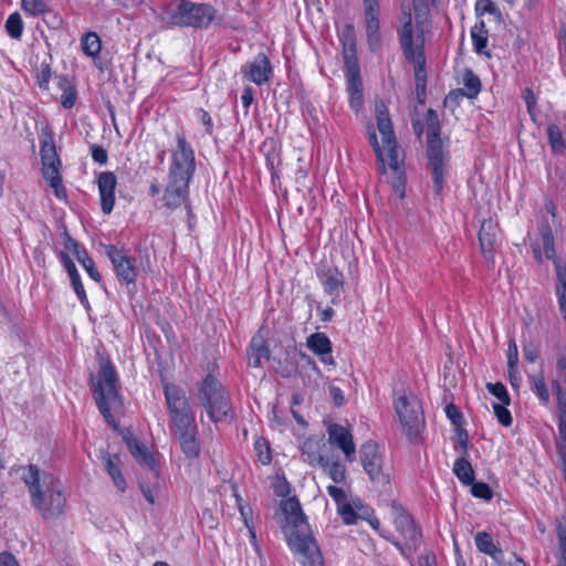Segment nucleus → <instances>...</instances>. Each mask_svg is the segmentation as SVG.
I'll return each instance as SVG.
<instances>
[{
    "mask_svg": "<svg viewBox=\"0 0 566 566\" xmlns=\"http://www.w3.org/2000/svg\"><path fill=\"white\" fill-rule=\"evenodd\" d=\"M21 479L30 494L31 505L44 520H54L64 512L66 497L62 482L35 464L20 467Z\"/></svg>",
    "mask_w": 566,
    "mask_h": 566,
    "instance_id": "obj_1",
    "label": "nucleus"
},
{
    "mask_svg": "<svg viewBox=\"0 0 566 566\" xmlns=\"http://www.w3.org/2000/svg\"><path fill=\"white\" fill-rule=\"evenodd\" d=\"M375 114L377 120V128L381 135L382 146L379 145L377 135L374 130L369 132V142L374 148L378 161L380 163V172L386 171L387 164L397 176V180L395 181V188L397 191H400V196L402 197L403 192L401 191V189L403 187V154L398 148L388 108L380 99L376 101L375 103Z\"/></svg>",
    "mask_w": 566,
    "mask_h": 566,
    "instance_id": "obj_2",
    "label": "nucleus"
},
{
    "mask_svg": "<svg viewBox=\"0 0 566 566\" xmlns=\"http://www.w3.org/2000/svg\"><path fill=\"white\" fill-rule=\"evenodd\" d=\"M118 380L116 373L109 361H104L99 366L97 379L93 382V395L99 412L105 421L116 429L117 423L111 409L120 406L118 395Z\"/></svg>",
    "mask_w": 566,
    "mask_h": 566,
    "instance_id": "obj_3",
    "label": "nucleus"
},
{
    "mask_svg": "<svg viewBox=\"0 0 566 566\" xmlns=\"http://www.w3.org/2000/svg\"><path fill=\"white\" fill-rule=\"evenodd\" d=\"M216 13V9L210 4L181 0L166 11V21L178 27L208 28Z\"/></svg>",
    "mask_w": 566,
    "mask_h": 566,
    "instance_id": "obj_4",
    "label": "nucleus"
},
{
    "mask_svg": "<svg viewBox=\"0 0 566 566\" xmlns=\"http://www.w3.org/2000/svg\"><path fill=\"white\" fill-rule=\"evenodd\" d=\"M164 394L175 436L197 431L195 416L190 409L185 391L172 384H165Z\"/></svg>",
    "mask_w": 566,
    "mask_h": 566,
    "instance_id": "obj_5",
    "label": "nucleus"
},
{
    "mask_svg": "<svg viewBox=\"0 0 566 566\" xmlns=\"http://www.w3.org/2000/svg\"><path fill=\"white\" fill-rule=\"evenodd\" d=\"M429 19H423L422 22L416 20V27L412 23L410 11H403L400 17L401 27L398 31L400 44L403 50L405 56L412 61L415 64H422L424 62L423 46H424V30Z\"/></svg>",
    "mask_w": 566,
    "mask_h": 566,
    "instance_id": "obj_6",
    "label": "nucleus"
},
{
    "mask_svg": "<svg viewBox=\"0 0 566 566\" xmlns=\"http://www.w3.org/2000/svg\"><path fill=\"white\" fill-rule=\"evenodd\" d=\"M40 156L42 163V175L49 187L53 189L54 195L60 200H66L67 192L62 182L61 160L56 153L54 136L45 132L41 137Z\"/></svg>",
    "mask_w": 566,
    "mask_h": 566,
    "instance_id": "obj_7",
    "label": "nucleus"
},
{
    "mask_svg": "<svg viewBox=\"0 0 566 566\" xmlns=\"http://www.w3.org/2000/svg\"><path fill=\"white\" fill-rule=\"evenodd\" d=\"M199 399L213 422L226 419L231 413V405L222 385L208 375L199 390Z\"/></svg>",
    "mask_w": 566,
    "mask_h": 566,
    "instance_id": "obj_8",
    "label": "nucleus"
},
{
    "mask_svg": "<svg viewBox=\"0 0 566 566\" xmlns=\"http://www.w3.org/2000/svg\"><path fill=\"white\" fill-rule=\"evenodd\" d=\"M401 427L409 440H416L424 426L420 401L415 396L401 395L395 402Z\"/></svg>",
    "mask_w": 566,
    "mask_h": 566,
    "instance_id": "obj_9",
    "label": "nucleus"
},
{
    "mask_svg": "<svg viewBox=\"0 0 566 566\" xmlns=\"http://www.w3.org/2000/svg\"><path fill=\"white\" fill-rule=\"evenodd\" d=\"M286 542L291 551L301 557L302 566H324L322 552L310 530L289 532Z\"/></svg>",
    "mask_w": 566,
    "mask_h": 566,
    "instance_id": "obj_10",
    "label": "nucleus"
},
{
    "mask_svg": "<svg viewBox=\"0 0 566 566\" xmlns=\"http://www.w3.org/2000/svg\"><path fill=\"white\" fill-rule=\"evenodd\" d=\"M196 170L195 153L182 134H177V147L171 153L168 177L191 180Z\"/></svg>",
    "mask_w": 566,
    "mask_h": 566,
    "instance_id": "obj_11",
    "label": "nucleus"
},
{
    "mask_svg": "<svg viewBox=\"0 0 566 566\" xmlns=\"http://www.w3.org/2000/svg\"><path fill=\"white\" fill-rule=\"evenodd\" d=\"M345 66L349 105L358 113L364 104V92L358 61L354 53H345Z\"/></svg>",
    "mask_w": 566,
    "mask_h": 566,
    "instance_id": "obj_12",
    "label": "nucleus"
},
{
    "mask_svg": "<svg viewBox=\"0 0 566 566\" xmlns=\"http://www.w3.org/2000/svg\"><path fill=\"white\" fill-rule=\"evenodd\" d=\"M359 454L364 470L371 481L380 484L389 482V475L382 470L381 455L377 443L374 441H366L361 444Z\"/></svg>",
    "mask_w": 566,
    "mask_h": 566,
    "instance_id": "obj_13",
    "label": "nucleus"
},
{
    "mask_svg": "<svg viewBox=\"0 0 566 566\" xmlns=\"http://www.w3.org/2000/svg\"><path fill=\"white\" fill-rule=\"evenodd\" d=\"M106 253L118 280L126 284L135 283L137 276L135 258L129 256L123 249H118L115 245L107 247Z\"/></svg>",
    "mask_w": 566,
    "mask_h": 566,
    "instance_id": "obj_14",
    "label": "nucleus"
},
{
    "mask_svg": "<svg viewBox=\"0 0 566 566\" xmlns=\"http://www.w3.org/2000/svg\"><path fill=\"white\" fill-rule=\"evenodd\" d=\"M427 144L430 166L444 165V151L439 138V123L437 114L429 109L427 117Z\"/></svg>",
    "mask_w": 566,
    "mask_h": 566,
    "instance_id": "obj_15",
    "label": "nucleus"
},
{
    "mask_svg": "<svg viewBox=\"0 0 566 566\" xmlns=\"http://www.w3.org/2000/svg\"><path fill=\"white\" fill-rule=\"evenodd\" d=\"M123 440L125 441L133 458L144 468L146 472L155 479H159V471L157 470L156 461L147 448L134 438L130 431L123 432Z\"/></svg>",
    "mask_w": 566,
    "mask_h": 566,
    "instance_id": "obj_16",
    "label": "nucleus"
},
{
    "mask_svg": "<svg viewBox=\"0 0 566 566\" xmlns=\"http://www.w3.org/2000/svg\"><path fill=\"white\" fill-rule=\"evenodd\" d=\"M328 441L343 451L346 461L353 462L356 454V446L349 429L334 423L328 427Z\"/></svg>",
    "mask_w": 566,
    "mask_h": 566,
    "instance_id": "obj_17",
    "label": "nucleus"
},
{
    "mask_svg": "<svg viewBox=\"0 0 566 566\" xmlns=\"http://www.w3.org/2000/svg\"><path fill=\"white\" fill-rule=\"evenodd\" d=\"M272 67L268 56L263 53L258 54L253 61L245 63L241 67V73L244 78L255 83L256 85H263L270 78Z\"/></svg>",
    "mask_w": 566,
    "mask_h": 566,
    "instance_id": "obj_18",
    "label": "nucleus"
},
{
    "mask_svg": "<svg viewBox=\"0 0 566 566\" xmlns=\"http://www.w3.org/2000/svg\"><path fill=\"white\" fill-rule=\"evenodd\" d=\"M365 11L366 34L371 50L380 43L379 32V2L378 0H363Z\"/></svg>",
    "mask_w": 566,
    "mask_h": 566,
    "instance_id": "obj_19",
    "label": "nucleus"
},
{
    "mask_svg": "<svg viewBox=\"0 0 566 566\" xmlns=\"http://www.w3.org/2000/svg\"><path fill=\"white\" fill-rule=\"evenodd\" d=\"M282 511L285 515L286 525L284 526L285 536L289 532H300L310 530L301 504L295 497H290L282 502Z\"/></svg>",
    "mask_w": 566,
    "mask_h": 566,
    "instance_id": "obj_20",
    "label": "nucleus"
},
{
    "mask_svg": "<svg viewBox=\"0 0 566 566\" xmlns=\"http://www.w3.org/2000/svg\"><path fill=\"white\" fill-rule=\"evenodd\" d=\"M189 182V180L168 177L163 198L167 208L176 209L187 201Z\"/></svg>",
    "mask_w": 566,
    "mask_h": 566,
    "instance_id": "obj_21",
    "label": "nucleus"
},
{
    "mask_svg": "<svg viewBox=\"0 0 566 566\" xmlns=\"http://www.w3.org/2000/svg\"><path fill=\"white\" fill-rule=\"evenodd\" d=\"M98 191L101 197V208L105 214H109L115 205V188L117 178L112 171H103L97 178Z\"/></svg>",
    "mask_w": 566,
    "mask_h": 566,
    "instance_id": "obj_22",
    "label": "nucleus"
},
{
    "mask_svg": "<svg viewBox=\"0 0 566 566\" xmlns=\"http://www.w3.org/2000/svg\"><path fill=\"white\" fill-rule=\"evenodd\" d=\"M307 348L319 357L324 365L335 366L332 355V342L325 333H314L306 338Z\"/></svg>",
    "mask_w": 566,
    "mask_h": 566,
    "instance_id": "obj_23",
    "label": "nucleus"
},
{
    "mask_svg": "<svg viewBox=\"0 0 566 566\" xmlns=\"http://www.w3.org/2000/svg\"><path fill=\"white\" fill-rule=\"evenodd\" d=\"M395 525L397 531L405 538L407 548L415 549L419 543L421 534L412 517L406 512H400L395 517Z\"/></svg>",
    "mask_w": 566,
    "mask_h": 566,
    "instance_id": "obj_24",
    "label": "nucleus"
},
{
    "mask_svg": "<svg viewBox=\"0 0 566 566\" xmlns=\"http://www.w3.org/2000/svg\"><path fill=\"white\" fill-rule=\"evenodd\" d=\"M497 232V222L493 219L490 218L482 222L479 231V241L481 251L488 261L493 259Z\"/></svg>",
    "mask_w": 566,
    "mask_h": 566,
    "instance_id": "obj_25",
    "label": "nucleus"
},
{
    "mask_svg": "<svg viewBox=\"0 0 566 566\" xmlns=\"http://www.w3.org/2000/svg\"><path fill=\"white\" fill-rule=\"evenodd\" d=\"M317 276L324 291L333 296L338 297L340 289L344 285V275L336 268H326L317 272Z\"/></svg>",
    "mask_w": 566,
    "mask_h": 566,
    "instance_id": "obj_26",
    "label": "nucleus"
},
{
    "mask_svg": "<svg viewBox=\"0 0 566 566\" xmlns=\"http://www.w3.org/2000/svg\"><path fill=\"white\" fill-rule=\"evenodd\" d=\"M462 80L464 88L449 93V95L444 99L446 104L450 102H457L459 96L474 98L480 93L481 81L471 70H467L464 72Z\"/></svg>",
    "mask_w": 566,
    "mask_h": 566,
    "instance_id": "obj_27",
    "label": "nucleus"
},
{
    "mask_svg": "<svg viewBox=\"0 0 566 566\" xmlns=\"http://www.w3.org/2000/svg\"><path fill=\"white\" fill-rule=\"evenodd\" d=\"M105 469L108 475L112 478L113 483L118 489V491L124 492L126 490V481L120 472V460L116 454L105 453L102 457Z\"/></svg>",
    "mask_w": 566,
    "mask_h": 566,
    "instance_id": "obj_28",
    "label": "nucleus"
},
{
    "mask_svg": "<svg viewBox=\"0 0 566 566\" xmlns=\"http://www.w3.org/2000/svg\"><path fill=\"white\" fill-rule=\"evenodd\" d=\"M197 431L189 432V433H180L179 436H176L181 451L189 459H195L200 454V443L197 438Z\"/></svg>",
    "mask_w": 566,
    "mask_h": 566,
    "instance_id": "obj_29",
    "label": "nucleus"
},
{
    "mask_svg": "<svg viewBox=\"0 0 566 566\" xmlns=\"http://www.w3.org/2000/svg\"><path fill=\"white\" fill-rule=\"evenodd\" d=\"M531 390L536 395L542 405L547 406L551 401L548 387L543 371L530 376Z\"/></svg>",
    "mask_w": 566,
    "mask_h": 566,
    "instance_id": "obj_30",
    "label": "nucleus"
},
{
    "mask_svg": "<svg viewBox=\"0 0 566 566\" xmlns=\"http://www.w3.org/2000/svg\"><path fill=\"white\" fill-rule=\"evenodd\" d=\"M318 465L322 467L335 483H342L346 479V468L339 461L329 462L324 457H318Z\"/></svg>",
    "mask_w": 566,
    "mask_h": 566,
    "instance_id": "obj_31",
    "label": "nucleus"
},
{
    "mask_svg": "<svg viewBox=\"0 0 566 566\" xmlns=\"http://www.w3.org/2000/svg\"><path fill=\"white\" fill-rule=\"evenodd\" d=\"M453 473L464 485H470L474 481V471L471 463L463 457L455 460Z\"/></svg>",
    "mask_w": 566,
    "mask_h": 566,
    "instance_id": "obj_32",
    "label": "nucleus"
},
{
    "mask_svg": "<svg viewBox=\"0 0 566 566\" xmlns=\"http://www.w3.org/2000/svg\"><path fill=\"white\" fill-rule=\"evenodd\" d=\"M263 358H269V349L261 337H253L251 342V353L249 355V365L260 367Z\"/></svg>",
    "mask_w": 566,
    "mask_h": 566,
    "instance_id": "obj_33",
    "label": "nucleus"
},
{
    "mask_svg": "<svg viewBox=\"0 0 566 566\" xmlns=\"http://www.w3.org/2000/svg\"><path fill=\"white\" fill-rule=\"evenodd\" d=\"M67 273H69V276H70V280H71V284H72V287L75 292V294L77 295L81 304L88 311L91 310V305H90V302H88V298H87V295H86V292H85V289L82 284V281H81V276L75 268V265H71L69 266V269L66 270Z\"/></svg>",
    "mask_w": 566,
    "mask_h": 566,
    "instance_id": "obj_34",
    "label": "nucleus"
},
{
    "mask_svg": "<svg viewBox=\"0 0 566 566\" xmlns=\"http://www.w3.org/2000/svg\"><path fill=\"white\" fill-rule=\"evenodd\" d=\"M475 545L480 552L492 557H495L496 553H501V551L494 545L491 535L486 532H479L475 535Z\"/></svg>",
    "mask_w": 566,
    "mask_h": 566,
    "instance_id": "obj_35",
    "label": "nucleus"
},
{
    "mask_svg": "<svg viewBox=\"0 0 566 566\" xmlns=\"http://www.w3.org/2000/svg\"><path fill=\"white\" fill-rule=\"evenodd\" d=\"M541 235L545 256L548 260H553L554 263L557 262L560 264V262L555 258L554 237L552 229L548 224H545L541 228Z\"/></svg>",
    "mask_w": 566,
    "mask_h": 566,
    "instance_id": "obj_36",
    "label": "nucleus"
},
{
    "mask_svg": "<svg viewBox=\"0 0 566 566\" xmlns=\"http://www.w3.org/2000/svg\"><path fill=\"white\" fill-rule=\"evenodd\" d=\"M82 50L88 56H96L102 49L101 40L94 32H88L82 38Z\"/></svg>",
    "mask_w": 566,
    "mask_h": 566,
    "instance_id": "obj_37",
    "label": "nucleus"
},
{
    "mask_svg": "<svg viewBox=\"0 0 566 566\" xmlns=\"http://www.w3.org/2000/svg\"><path fill=\"white\" fill-rule=\"evenodd\" d=\"M548 142L554 153L563 154L566 149L563 135L558 126L549 125L547 127Z\"/></svg>",
    "mask_w": 566,
    "mask_h": 566,
    "instance_id": "obj_38",
    "label": "nucleus"
},
{
    "mask_svg": "<svg viewBox=\"0 0 566 566\" xmlns=\"http://www.w3.org/2000/svg\"><path fill=\"white\" fill-rule=\"evenodd\" d=\"M6 30L12 39H20L23 31V22L18 12L10 14L6 21Z\"/></svg>",
    "mask_w": 566,
    "mask_h": 566,
    "instance_id": "obj_39",
    "label": "nucleus"
},
{
    "mask_svg": "<svg viewBox=\"0 0 566 566\" xmlns=\"http://www.w3.org/2000/svg\"><path fill=\"white\" fill-rule=\"evenodd\" d=\"M471 36L473 41V45L475 51L481 54L484 52V49L488 44V32L484 30V23L481 22V25H474L471 31Z\"/></svg>",
    "mask_w": 566,
    "mask_h": 566,
    "instance_id": "obj_40",
    "label": "nucleus"
},
{
    "mask_svg": "<svg viewBox=\"0 0 566 566\" xmlns=\"http://www.w3.org/2000/svg\"><path fill=\"white\" fill-rule=\"evenodd\" d=\"M149 480V483H145L144 481H140V490L144 495V497L148 501L149 504H155V495L159 489L158 479L155 480L149 472H147V476Z\"/></svg>",
    "mask_w": 566,
    "mask_h": 566,
    "instance_id": "obj_41",
    "label": "nucleus"
},
{
    "mask_svg": "<svg viewBox=\"0 0 566 566\" xmlns=\"http://www.w3.org/2000/svg\"><path fill=\"white\" fill-rule=\"evenodd\" d=\"M21 7L25 13L38 17L48 11V4L43 0H21Z\"/></svg>",
    "mask_w": 566,
    "mask_h": 566,
    "instance_id": "obj_42",
    "label": "nucleus"
},
{
    "mask_svg": "<svg viewBox=\"0 0 566 566\" xmlns=\"http://www.w3.org/2000/svg\"><path fill=\"white\" fill-rule=\"evenodd\" d=\"M77 261L83 265L88 275L96 282H101L102 276L95 268L94 261L88 256L87 252H78Z\"/></svg>",
    "mask_w": 566,
    "mask_h": 566,
    "instance_id": "obj_43",
    "label": "nucleus"
},
{
    "mask_svg": "<svg viewBox=\"0 0 566 566\" xmlns=\"http://www.w3.org/2000/svg\"><path fill=\"white\" fill-rule=\"evenodd\" d=\"M557 538L559 546V565L566 566V520L558 522Z\"/></svg>",
    "mask_w": 566,
    "mask_h": 566,
    "instance_id": "obj_44",
    "label": "nucleus"
},
{
    "mask_svg": "<svg viewBox=\"0 0 566 566\" xmlns=\"http://www.w3.org/2000/svg\"><path fill=\"white\" fill-rule=\"evenodd\" d=\"M438 0H412L416 20L422 22L423 19H429L430 6L434 4Z\"/></svg>",
    "mask_w": 566,
    "mask_h": 566,
    "instance_id": "obj_45",
    "label": "nucleus"
},
{
    "mask_svg": "<svg viewBox=\"0 0 566 566\" xmlns=\"http://www.w3.org/2000/svg\"><path fill=\"white\" fill-rule=\"evenodd\" d=\"M444 165L430 166L433 190L437 195H441L444 186Z\"/></svg>",
    "mask_w": 566,
    "mask_h": 566,
    "instance_id": "obj_46",
    "label": "nucleus"
},
{
    "mask_svg": "<svg viewBox=\"0 0 566 566\" xmlns=\"http://www.w3.org/2000/svg\"><path fill=\"white\" fill-rule=\"evenodd\" d=\"M518 363V348L514 339H511L507 348V368L510 377H513V373H516Z\"/></svg>",
    "mask_w": 566,
    "mask_h": 566,
    "instance_id": "obj_47",
    "label": "nucleus"
},
{
    "mask_svg": "<svg viewBox=\"0 0 566 566\" xmlns=\"http://www.w3.org/2000/svg\"><path fill=\"white\" fill-rule=\"evenodd\" d=\"M486 388L494 397H496L500 400V402H502L503 405H510V401H511L510 396H509L507 390L503 384L488 382Z\"/></svg>",
    "mask_w": 566,
    "mask_h": 566,
    "instance_id": "obj_48",
    "label": "nucleus"
},
{
    "mask_svg": "<svg viewBox=\"0 0 566 566\" xmlns=\"http://www.w3.org/2000/svg\"><path fill=\"white\" fill-rule=\"evenodd\" d=\"M254 449L256 451L258 459L262 464L266 465L271 462L272 458L270 447L264 439L256 440L254 443Z\"/></svg>",
    "mask_w": 566,
    "mask_h": 566,
    "instance_id": "obj_49",
    "label": "nucleus"
},
{
    "mask_svg": "<svg viewBox=\"0 0 566 566\" xmlns=\"http://www.w3.org/2000/svg\"><path fill=\"white\" fill-rule=\"evenodd\" d=\"M470 485H471V493L473 496L485 500V501H490L493 497V492L486 483H483V482L474 483V481H473L472 484H470Z\"/></svg>",
    "mask_w": 566,
    "mask_h": 566,
    "instance_id": "obj_50",
    "label": "nucleus"
},
{
    "mask_svg": "<svg viewBox=\"0 0 566 566\" xmlns=\"http://www.w3.org/2000/svg\"><path fill=\"white\" fill-rule=\"evenodd\" d=\"M506 406L507 405H503L502 402L494 403L493 410L499 422L504 427H510L512 424V416Z\"/></svg>",
    "mask_w": 566,
    "mask_h": 566,
    "instance_id": "obj_51",
    "label": "nucleus"
},
{
    "mask_svg": "<svg viewBox=\"0 0 566 566\" xmlns=\"http://www.w3.org/2000/svg\"><path fill=\"white\" fill-rule=\"evenodd\" d=\"M317 448V443L311 440H307L302 449V455L304 461L308 462L310 464H318V457L315 452V449Z\"/></svg>",
    "mask_w": 566,
    "mask_h": 566,
    "instance_id": "obj_52",
    "label": "nucleus"
},
{
    "mask_svg": "<svg viewBox=\"0 0 566 566\" xmlns=\"http://www.w3.org/2000/svg\"><path fill=\"white\" fill-rule=\"evenodd\" d=\"M337 512L343 518L344 523L348 525L356 523L357 514L348 502L337 506Z\"/></svg>",
    "mask_w": 566,
    "mask_h": 566,
    "instance_id": "obj_53",
    "label": "nucleus"
},
{
    "mask_svg": "<svg viewBox=\"0 0 566 566\" xmlns=\"http://www.w3.org/2000/svg\"><path fill=\"white\" fill-rule=\"evenodd\" d=\"M91 155L95 163H98L101 165H105L108 160V155L106 149L97 144L91 145Z\"/></svg>",
    "mask_w": 566,
    "mask_h": 566,
    "instance_id": "obj_54",
    "label": "nucleus"
},
{
    "mask_svg": "<svg viewBox=\"0 0 566 566\" xmlns=\"http://www.w3.org/2000/svg\"><path fill=\"white\" fill-rule=\"evenodd\" d=\"M327 493L335 501L337 506L348 502L347 494L342 488H338L335 485H329V486H327Z\"/></svg>",
    "mask_w": 566,
    "mask_h": 566,
    "instance_id": "obj_55",
    "label": "nucleus"
},
{
    "mask_svg": "<svg viewBox=\"0 0 566 566\" xmlns=\"http://www.w3.org/2000/svg\"><path fill=\"white\" fill-rule=\"evenodd\" d=\"M76 101V93L73 87H65L61 95V104L65 108H72Z\"/></svg>",
    "mask_w": 566,
    "mask_h": 566,
    "instance_id": "obj_56",
    "label": "nucleus"
},
{
    "mask_svg": "<svg viewBox=\"0 0 566 566\" xmlns=\"http://www.w3.org/2000/svg\"><path fill=\"white\" fill-rule=\"evenodd\" d=\"M51 69L48 64L42 65L39 74H38V84L41 88H48V84L51 78Z\"/></svg>",
    "mask_w": 566,
    "mask_h": 566,
    "instance_id": "obj_57",
    "label": "nucleus"
},
{
    "mask_svg": "<svg viewBox=\"0 0 566 566\" xmlns=\"http://www.w3.org/2000/svg\"><path fill=\"white\" fill-rule=\"evenodd\" d=\"M63 244L66 250L71 251L75 255V258H77L78 252H85V250L82 249L81 245L67 233L64 234Z\"/></svg>",
    "mask_w": 566,
    "mask_h": 566,
    "instance_id": "obj_58",
    "label": "nucleus"
},
{
    "mask_svg": "<svg viewBox=\"0 0 566 566\" xmlns=\"http://www.w3.org/2000/svg\"><path fill=\"white\" fill-rule=\"evenodd\" d=\"M476 9L481 12H489L491 14L499 13L496 4L492 0H479L476 2Z\"/></svg>",
    "mask_w": 566,
    "mask_h": 566,
    "instance_id": "obj_59",
    "label": "nucleus"
},
{
    "mask_svg": "<svg viewBox=\"0 0 566 566\" xmlns=\"http://www.w3.org/2000/svg\"><path fill=\"white\" fill-rule=\"evenodd\" d=\"M523 99L526 104V107H527V111L528 113L533 116V109L536 105V97L533 93V91L528 87H526L524 91H523Z\"/></svg>",
    "mask_w": 566,
    "mask_h": 566,
    "instance_id": "obj_60",
    "label": "nucleus"
},
{
    "mask_svg": "<svg viewBox=\"0 0 566 566\" xmlns=\"http://www.w3.org/2000/svg\"><path fill=\"white\" fill-rule=\"evenodd\" d=\"M328 391L336 406L340 407L344 405L345 397L340 388L336 386H329Z\"/></svg>",
    "mask_w": 566,
    "mask_h": 566,
    "instance_id": "obj_61",
    "label": "nucleus"
},
{
    "mask_svg": "<svg viewBox=\"0 0 566 566\" xmlns=\"http://www.w3.org/2000/svg\"><path fill=\"white\" fill-rule=\"evenodd\" d=\"M0 566H20L15 557L8 552L0 553Z\"/></svg>",
    "mask_w": 566,
    "mask_h": 566,
    "instance_id": "obj_62",
    "label": "nucleus"
},
{
    "mask_svg": "<svg viewBox=\"0 0 566 566\" xmlns=\"http://www.w3.org/2000/svg\"><path fill=\"white\" fill-rule=\"evenodd\" d=\"M556 373L559 379L566 381V357L560 356L557 358Z\"/></svg>",
    "mask_w": 566,
    "mask_h": 566,
    "instance_id": "obj_63",
    "label": "nucleus"
},
{
    "mask_svg": "<svg viewBox=\"0 0 566 566\" xmlns=\"http://www.w3.org/2000/svg\"><path fill=\"white\" fill-rule=\"evenodd\" d=\"M523 355L527 361L534 363L538 356V352L534 346L527 345V346H524V348H523Z\"/></svg>",
    "mask_w": 566,
    "mask_h": 566,
    "instance_id": "obj_64",
    "label": "nucleus"
}]
</instances>
